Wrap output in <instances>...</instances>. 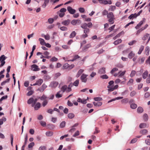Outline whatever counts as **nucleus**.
<instances>
[{"mask_svg":"<svg viewBox=\"0 0 150 150\" xmlns=\"http://www.w3.org/2000/svg\"><path fill=\"white\" fill-rule=\"evenodd\" d=\"M93 25L92 23L91 22H89L88 24L86 23H83L81 25V27L84 29L83 33L85 34L81 35V37L83 38H85L88 37V35L87 33H88L90 31L89 28H91Z\"/></svg>","mask_w":150,"mask_h":150,"instance_id":"obj_1","label":"nucleus"},{"mask_svg":"<svg viewBox=\"0 0 150 150\" xmlns=\"http://www.w3.org/2000/svg\"><path fill=\"white\" fill-rule=\"evenodd\" d=\"M107 18L108 19V21L110 24H112L114 23L115 18L112 12L109 13L107 15Z\"/></svg>","mask_w":150,"mask_h":150,"instance_id":"obj_2","label":"nucleus"},{"mask_svg":"<svg viewBox=\"0 0 150 150\" xmlns=\"http://www.w3.org/2000/svg\"><path fill=\"white\" fill-rule=\"evenodd\" d=\"M6 57L4 55H2L0 57V62H1V64L0 65V67H1L4 66L5 63V62L4 60L6 59Z\"/></svg>","mask_w":150,"mask_h":150,"instance_id":"obj_3","label":"nucleus"},{"mask_svg":"<svg viewBox=\"0 0 150 150\" xmlns=\"http://www.w3.org/2000/svg\"><path fill=\"white\" fill-rule=\"evenodd\" d=\"M88 76L87 75L84 74H83L81 76V80L82 82L86 83L87 81V77Z\"/></svg>","mask_w":150,"mask_h":150,"instance_id":"obj_4","label":"nucleus"},{"mask_svg":"<svg viewBox=\"0 0 150 150\" xmlns=\"http://www.w3.org/2000/svg\"><path fill=\"white\" fill-rule=\"evenodd\" d=\"M58 83L57 81H53L50 83L49 87L52 88H55L58 85Z\"/></svg>","mask_w":150,"mask_h":150,"instance_id":"obj_5","label":"nucleus"},{"mask_svg":"<svg viewBox=\"0 0 150 150\" xmlns=\"http://www.w3.org/2000/svg\"><path fill=\"white\" fill-rule=\"evenodd\" d=\"M149 38L148 40L147 43H148L150 40V36H149V34L146 33L142 37V39L143 40H146Z\"/></svg>","mask_w":150,"mask_h":150,"instance_id":"obj_6","label":"nucleus"},{"mask_svg":"<svg viewBox=\"0 0 150 150\" xmlns=\"http://www.w3.org/2000/svg\"><path fill=\"white\" fill-rule=\"evenodd\" d=\"M148 26V25L147 24H146L144 26L138 30L136 34V35H139L141 32L146 29Z\"/></svg>","mask_w":150,"mask_h":150,"instance_id":"obj_7","label":"nucleus"},{"mask_svg":"<svg viewBox=\"0 0 150 150\" xmlns=\"http://www.w3.org/2000/svg\"><path fill=\"white\" fill-rule=\"evenodd\" d=\"M67 10L70 14H74L76 12V10L74 9H73L70 6L67 7Z\"/></svg>","mask_w":150,"mask_h":150,"instance_id":"obj_8","label":"nucleus"},{"mask_svg":"<svg viewBox=\"0 0 150 150\" xmlns=\"http://www.w3.org/2000/svg\"><path fill=\"white\" fill-rule=\"evenodd\" d=\"M32 70L34 71H37L40 70V68L38 67V66L36 64H33L31 66Z\"/></svg>","mask_w":150,"mask_h":150,"instance_id":"obj_9","label":"nucleus"},{"mask_svg":"<svg viewBox=\"0 0 150 150\" xmlns=\"http://www.w3.org/2000/svg\"><path fill=\"white\" fill-rule=\"evenodd\" d=\"M47 86L45 83H43L41 87L38 89V90L41 92H43L44 90L47 88Z\"/></svg>","mask_w":150,"mask_h":150,"instance_id":"obj_10","label":"nucleus"},{"mask_svg":"<svg viewBox=\"0 0 150 150\" xmlns=\"http://www.w3.org/2000/svg\"><path fill=\"white\" fill-rule=\"evenodd\" d=\"M61 90L63 93L65 92L67 93H69L67 91V85H64L61 88Z\"/></svg>","mask_w":150,"mask_h":150,"instance_id":"obj_11","label":"nucleus"},{"mask_svg":"<svg viewBox=\"0 0 150 150\" xmlns=\"http://www.w3.org/2000/svg\"><path fill=\"white\" fill-rule=\"evenodd\" d=\"M77 101L78 102L81 103L83 104H86V99H82L80 98H78Z\"/></svg>","mask_w":150,"mask_h":150,"instance_id":"obj_12","label":"nucleus"},{"mask_svg":"<svg viewBox=\"0 0 150 150\" xmlns=\"http://www.w3.org/2000/svg\"><path fill=\"white\" fill-rule=\"evenodd\" d=\"M148 72L147 70L144 72L142 74V76L143 78L145 79L146 78L148 75Z\"/></svg>","mask_w":150,"mask_h":150,"instance_id":"obj_13","label":"nucleus"},{"mask_svg":"<svg viewBox=\"0 0 150 150\" xmlns=\"http://www.w3.org/2000/svg\"><path fill=\"white\" fill-rule=\"evenodd\" d=\"M150 51V48L149 47V46H146L145 49V54L147 55L148 56L149 54V52Z\"/></svg>","mask_w":150,"mask_h":150,"instance_id":"obj_14","label":"nucleus"},{"mask_svg":"<svg viewBox=\"0 0 150 150\" xmlns=\"http://www.w3.org/2000/svg\"><path fill=\"white\" fill-rule=\"evenodd\" d=\"M144 22L145 21L144 20L141 21L135 27V28L137 29H138L144 23Z\"/></svg>","mask_w":150,"mask_h":150,"instance_id":"obj_15","label":"nucleus"},{"mask_svg":"<svg viewBox=\"0 0 150 150\" xmlns=\"http://www.w3.org/2000/svg\"><path fill=\"white\" fill-rule=\"evenodd\" d=\"M135 55V53L133 51H132L129 53L128 55V57L130 59H131L133 57H134Z\"/></svg>","mask_w":150,"mask_h":150,"instance_id":"obj_16","label":"nucleus"},{"mask_svg":"<svg viewBox=\"0 0 150 150\" xmlns=\"http://www.w3.org/2000/svg\"><path fill=\"white\" fill-rule=\"evenodd\" d=\"M93 103L95 106H100L102 105V103L100 101L93 102Z\"/></svg>","mask_w":150,"mask_h":150,"instance_id":"obj_17","label":"nucleus"},{"mask_svg":"<svg viewBox=\"0 0 150 150\" xmlns=\"http://www.w3.org/2000/svg\"><path fill=\"white\" fill-rule=\"evenodd\" d=\"M41 106V104L39 102H38L35 105L34 107V109L35 110H38L40 107Z\"/></svg>","mask_w":150,"mask_h":150,"instance_id":"obj_18","label":"nucleus"},{"mask_svg":"<svg viewBox=\"0 0 150 150\" xmlns=\"http://www.w3.org/2000/svg\"><path fill=\"white\" fill-rule=\"evenodd\" d=\"M70 23V21L68 19L62 22V24L64 25H68Z\"/></svg>","mask_w":150,"mask_h":150,"instance_id":"obj_19","label":"nucleus"},{"mask_svg":"<svg viewBox=\"0 0 150 150\" xmlns=\"http://www.w3.org/2000/svg\"><path fill=\"white\" fill-rule=\"evenodd\" d=\"M126 71H120L118 72L119 75L118 76V77H122L126 73Z\"/></svg>","mask_w":150,"mask_h":150,"instance_id":"obj_20","label":"nucleus"},{"mask_svg":"<svg viewBox=\"0 0 150 150\" xmlns=\"http://www.w3.org/2000/svg\"><path fill=\"white\" fill-rule=\"evenodd\" d=\"M138 16L136 13L132 14L130 15L128 17V18L130 19H133L136 18Z\"/></svg>","mask_w":150,"mask_h":150,"instance_id":"obj_21","label":"nucleus"},{"mask_svg":"<svg viewBox=\"0 0 150 150\" xmlns=\"http://www.w3.org/2000/svg\"><path fill=\"white\" fill-rule=\"evenodd\" d=\"M43 82V80L41 79H39L36 81L37 85L40 86Z\"/></svg>","mask_w":150,"mask_h":150,"instance_id":"obj_22","label":"nucleus"},{"mask_svg":"<svg viewBox=\"0 0 150 150\" xmlns=\"http://www.w3.org/2000/svg\"><path fill=\"white\" fill-rule=\"evenodd\" d=\"M76 34V33L75 31H72L69 35V38H73L75 37Z\"/></svg>","mask_w":150,"mask_h":150,"instance_id":"obj_23","label":"nucleus"},{"mask_svg":"<svg viewBox=\"0 0 150 150\" xmlns=\"http://www.w3.org/2000/svg\"><path fill=\"white\" fill-rule=\"evenodd\" d=\"M38 98H40V100L43 101L46 100V99H48V98H47V96L44 94L41 97H39Z\"/></svg>","mask_w":150,"mask_h":150,"instance_id":"obj_24","label":"nucleus"},{"mask_svg":"<svg viewBox=\"0 0 150 150\" xmlns=\"http://www.w3.org/2000/svg\"><path fill=\"white\" fill-rule=\"evenodd\" d=\"M144 48V46L143 45H141L140 47L139 51L138 52V54H141L142 51L143 50Z\"/></svg>","mask_w":150,"mask_h":150,"instance_id":"obj_25","label":"nucleus"},{"mask_svg":"<svg viewBox=\"0 0 150 150\" xmlns=\"http://www.w3.org/2000/svg\"><path fill=\"white\" fill-rule=\"evenodd\" d=\"M78 21H80L79 20H73L71 21V23L72 25H75L76 24Z\"/></svg>","mask_w":150,"mask_h":150,"instance_id":"obj_26","label":"nucleus"},{"mask_svg":"<svg viewBox=\"0 0 150 150\" xmlns=\"http://www.w3.org/2000/svg\"><path fill=\"white\" fill-rule=\"evenodd\" d=\"M123 98V97H117L115 99H112L110 100H109L108 101V103H109L111 102L112 101H114L116 100H119V99H122Z\"/></svg>","mask_w":150,"mask_h":150,"instance_id":"obj_27","label":"nucleus"},{"mask_svg":"<svg viewBox=\"0 0 150 150\" xmlns=\"http://www.w3.org/2000/svg\"><path fill=\"white\" fill-rule=\"evenodd\" d=\"M79 79H77L73 83V85L76 87L78 86L79 84Z\"/></svg>","mask_w":150,"mask_h":150,"instance_id":"obj_28","label":"nucleus"},{"mask_svg":"<svg viewBox=\"0 0 150 150\" xmlns=\"http://www.w3.org/2000/svg\"><path fill=\"white\" fill-rule=\"evenodd\" d=\"M75 116L74 114L73 113H69L68 114V117L69 119H72Z\"/></svg>","mask_w":150,"mask_h":150,"instance_id":"obj_29","label":"nucleus"},{"mask_svg":"<svg viewBox=\"0 0 150 150\" xmlns=\"http://www.w3.org/2000/svg\"><path fill=\"white\" fill-rule=\"evenodd\" d=\"M53 134V132L51 131H48L46 133V135L48 137H50Z\"/></svg>","mask_w":150,"mask_h":150,"instance_id":"obj_30","label":"nucleus"},{"mask_svg":"<svg viewBox=\"0 0 150 150\" xmlns=\"http://www.w3.org/2000/svg\"><path fill=\"white\" fill-rule=\"evenodd\" d=\"M134 80L132 79H131L127 82V85L129 86L132 85L133 83Z\"/></svg>","mask_w":150,"mask_h":150,"instance_id":"obj_31","label":"nucleus"},{"mask_svg":"<svg viewBox=\"0 0 150 150\" xmlns=\"http://www.w3.org/2000/svg\"><path fill=\"white\" fill-rule=\"evenodd\" d=\"M83 71H84V70H83V69H80L79 71L77 73V74L76 75V76L77 77H79L82 74V73L83 72Z\"/></svg>","mask_w":150,"mask_h":150,"instance_id":"obj_32","label":"nucleus"},{"mask_svg":"<svg viewBox=\"0 0 150 150\" xmlns=\"http://www.w3.org/2000/svg\"><path fill=\"white\" fill-rule=\"evenodd\" d=\"M128 99L126 98L122 99L121 101L122 103H126L128 102Z\"/></svg>","mask_w":150,"mask_h":150,"instance_id":"obj_33","label":"nucleus"},{"mask_svg":"<svg viewBox=\"0 0 150 150\" xmlns=\"http://www.w3.org/2000/svg\"><path fill=\"white\" fill-rule=\"evenodd\" d=\"M122 41V40L121 39H119L114 41L113 43L115 45H116L118 44L119 43H120Z\"/></svg>","mask_w":150,"mask_h":150,"instance_id":"obj_34","label":"nucleus"},{"mask_svg":"<svg viewBox=\"0 0 150 150\" xmlns=\"http://www.w3.org/2000/svg\"><path fill=\"white\" fill-rule=\"evenodd\" d=\"M99 73L100 74H105V68H102L99 71Z\"/></svg>","mask_w":150,"mask_h":150,"instance_id":"obj_35","label":"nucleus"},{"mask_svg":"<svg viewBox=\"0 0 150 150\" xmlns=\"http://www.w3.org/2000/svg\"><path fill=\"white\" fill-rule=\"evenodd\" d=\"M146 124L145 123H142L140 124L139 127L140 128H144L146 127Z\"/></svg>","mask_w":150,"mask_h":150,"instance_id":"obj_36","label":"nucleus"},{"mask_svg":"<svg viewBox=\"0 0 150 150\" xmlns=\"http://www.w3.org/2000/svg\"><path fill=\"white\" fill-rule=\"evenodd\" d=\"M60 92L61 91H59L57 93V94L55 95L57 98H59L62 97V94H60Z\"/></svg>","mask_w":150,"mask_h":150,"instance_id":"obj_37","label":"nucleus"},{"mask_svg":"<svg viewBox=\"0 0 150 150\" xmlns=\"http://www.w3.org/2000/svg\"><path fill=\"white\" fill-rule=\"evenodd\" d=\"M39 40L40 42V43L42 45H44L45 43L44 40L42 38H40Z\"/></svg>","mask_w":150,"mask_h":150,"instance_id":"obj_38","label":"nucleus"},{"mask_svg":"<svg viewBox=\"0 0 150 150\" xmlns=\"http://www.w3.org/2000/svg\"><path fill=\"white\" fill-rule=\"evenodd\" d=\"M136 92L135 91H132L130 93V96L131 97H133L137 94Z\"/></svg>","mask_w":150,"mask_h":150,"instance_id":"obj_39","label":"nucleus"},{"mask_svg":"<svg viewBox=\"0 0 150 150\" xmlns=\"http://www.w3.org/2000/svg\"><path fill=\"white\" fill-rule=\"evenodd\" d=\"M143 111V109L141 107H139L137 110V112L138 113H141Z\"/></svg>","mask_w":150,"mask_h":150,"instance_id":"obj_40","label":"nucleus"},{"mask_svg":"<svg viewBox=\"0 0 150 150\" xmlns=\"http://www.w3.org/2000/svg\"><path fill=\"white\" fill-rule=\"evenodd\" d=\"M137 105L135 103H132L130 105V108L133 109H135L137 107Z\"/></svg>","mask_w":150,"mask_h":150,"instance_id":"obj_41","label":"nucleus"},{"mask_svg":"<svg viewBox=\"0 0 150 150\" xmlns=\"http://www.w3.org/2000/svg\"><path fill=\"white\" fill-rule=\"evenodd\" d=\"M118 69L117 68H113L110 71V73L112 74H113L114 72L116 71H117Z\"/></svg>","mask_w":150,"mask_h":150,"instance_id":"obj_42","label":"nucleus"},{"mask_svg":"<svg viewBox=\"0 0 150 150\" xmlns=\"http://www.w3.org/2000/svg\"><path fill=\"white\" fill-rule=\"evenodd\" d=\"M143 119L145 121H147L148 120V116L145 113L144 115Z\"/></svg>","mask_w":150,"mask_h":150,"instance_id":"obj_43","label":"nucleus"},{"mask_svg":"<svg viewBox=\"0 0 150 150\" xmlns=\"http://www.w3.org/2000/svg\"><path fill=\"white\" fill-rule=\"evenodd\" d=\"M145 59V58L143 57L140 59H139L138 62L140 64L143 63L144 62Z\"/></svg>","mask_w":150,"mask_h":150,"instance_id":"obj_44","label":"nucleus"},{"mask_svg":"<svg viewBox=\"0 0 150 150\" xmlns=\"http://www.w3.org/2000/svg\"><path fill=\"white\" fill-rule=\"evenodd\" d=\"M10 79L9 78L7 79L6 80L2 82L1 84V85L3 86L5 85L6 83L8 82L9 81Z\"/></svg>","mask_w":150,"mask_h":150,"instance_id":"obj_45","label":"nucleus"},{"mask_svg":"<svg viewBox=\"0 0 150 150\" xmlns=\"http://www.w3.org/2000/svg\"><path fill=\"white\" fill-rule=\"evenodd\" d=\"M58 60V59L57 58L53 57L50 59V60L52 62H54L57 61Z\"/></svg>","mask_w":150,"mask_h":150,"instance_id":"obj_46","label":"nucleus"},{"mask_svg":"<svg viewBox=\"0 0 150 150\" xmlns=\"http://www.w3.org/2000/svg\"><path fill=\"white\" fill-rule=\"evenodd\" d=\"M48 101L47 100H45L42 103V105L43 107H45L47 104Z\"/></svg>","mask_w":150,"mask_h":150,"instance_id":"obj_47","label":"nucleus"},{"mask_svg":"<svg viewBox=\"0 0 150 150\" xmlns=\"http://www.w3.org/2000/svg\"><path fill=\"white\" fill-rule=\"evenodd\" d=\"M33 102V98H31L28 100L27 103L28 104H30Z\"/></svg>","mask_w":150,"mask_h":150,"instance_id":"obj_48","label":"nucleus"},{"mask_svg":"<svg viewBox=\"0 0 150 150\" xmlns=\"http://www.w3.org/2000/svg\"><path fill=\"white\" fill-rule=\"evenodd\" d=\"M140 132L143 134L144 135L148 132V131L146 129H144L143 130H141Z\"/></svg>","mask_w":150,"mask_h":150,"instance_id":"obj_49","label":"nucleus"},{"mask_svg":"<svg viewBox=\"0 0 150 150\" xmlns=\"http://www.w3.org/2000/svg\"><path fill=\"white\" fill-rule=\"evenodd\" d=\"M135 74L136 71H132L130 74V76L131 77H132L135 75Z\"/></svg>","mask_w":150,"mask_h":150,"instance_id":"obj_50","label":"nucleus"},{"mask_svg":"<svg viewBox=\"0 0 150 150\" xmlns=\"http://www.w3.org/2000/svg\"><path fill=\"white\" fill-rule=\"evenodd\" d=\"M100 132V130H99V128L98 127H96L95 129V131L93 132L94 134H98V133Z\"/></svg>","mask_w":150,"mask_h":150,"instance_id":"obj_51","label":"nucleus"},{"mask_svg":"<svg viewBox=\"0 0 150 150\" xmlns=\"http://www.w3.org/2000/svg\"><path fill=\"white\" fill-rule=\"evenodd\" d=\"M114 83V82L113 81H110L109 83V85L107 86V88H110V86H111Z\"/></svg>","mask_w":150,"mask_h":150,"instance_id":"obj_52","label":"nucleus"},{"mask_svg":"<svg viewBox=\"0 0 150 150\" xmlns=\"http://www.w3.org/2000/svg\"><path fill=\"white\" fill-rule=\"evenodd\" d=\"M65 125V121L62 122L60 125V127L61 128H62L64 127Z\"/></svg>","mask_w":150,"mask_h":150,"instance_id":"obj_53","label":"nucleus"},{"mask_svg":"<svg viewBox=\"0 0 150 150\" xmlns=\"http://www.w3.org/2000/svg\"><path fill=\"white\" fill-rule=\"evenodd\" d=\"M35 145V143L33 142L30 143L28 145V147L29 148H32Z\"/></svg>","mask_w":150,"mask_h":150,"instance_id":"obj_54","label":"nucleus"},{"mask_svg":"<svg viewBox=\"0 0 150 150\" xmlns=\"http://www.w3.org/2000/svg\"><path fill=\"white\" fill-rule=\"evenodd\" d=\"M100 77L103 79H108V76L106 74H104L101 76Z\"/></svg>","mask_w":150,"mask_h":150,"instance_id":"obj_55","label":"nucleus"},{"mask_svg":"<svg viewBox=\"0 0 150 150\" xmlns=\"http://www.w3.org/2000/svg\"><path fill=\"white\" fill-rule=\"evenodd\" d=\"M94 99L95 101H100L102 100V98L99 97H95L94 98Z\"/></svg>","mask_w":150,"mask_h":150,"instance_id":"obj_56","label":"nucleus"},{"mask_svg":"<svg viewBox=\"0 0 150 150\" xmlns=\"http://www.w3.org/2000/svg\"><path fill=\"white\" fill-rule=\"evenodd\" d=\"M54 21V19L53 18H50L48 19V21L50 24H52L53 22Z\"/></svg>","mask_w":150,"mask_h":150,"instance_id":"obj_57","label":"nucleus"},{"mask_svg":"<svg viewBox=\"0 0 150 150\" xmlns=\"http://www.w3.org/2000/svg\"><path fill=\"white\" fill-rule=\"evenodd\" d=\"M150 96V94L148 92H147L145 93L144 94V97L145 98H148Z\"/></svg>","mask_w":150,"mask_h":150,"instance_id":"obj_58","label":"nucleus"},{"mask_svg":"<svg viewBox=\"0 0 150 150\" xmlns=\"http://www.w3.org/2000/svg\"><path fill=\"white\" fill-rule=\"evenodd\" d=\"M67 11V9L66 8H61L59 12H61V13H64L65 12Z\"/></svg>","mask_w":150,"mask_h":150,"instance_id":"obj_59","label":"nucleus"},{"mask_svg":"<svg viewBox=\"0 0 150 150\" xmlns=\"http://www.w3.org/2000/svg\"><path fill=\"white\" fill-rule=\"evenodd\" d=\"M69 67V65L67 63H66L65 64L63 65V68L64 69H67Z\"/></svg>","mask_w":150,"mask_h":150,"instance_id":"obj_60","label":"nucleus"},{"mask_svg":"<svg viewBox=\"0 0 150 150\" xmlns=\"http://www.w3.org/2000/svg\"><path fill=\"white\" fill-rule=\"evenodd\" d=\"M34 91H33L30 90L27 93V95L28 96H30L33 94V93Z\"/></svg>","mask_w":150,"mask_h":150,"instance_id":"obj_61","label":"nucleus"},{"mask_svg":"<svg viewBox=\"0 0 150 150\" xmlns=\"http://www.w3.org/2000/svg\"><path fill=\"white\" fill-rule=\"evenodd\" d=\"M108 13V11L106 10H105L102 12V15L103 16L107 15Z\"/></svg>","mask_w":150,"mask_h":150,"instance_id":"obj_62","label":"nucleus"},{"mask_svg":"<svg viewBox=\"0 0 150 150\" xmlns=\"http://www.w3.org/2000/svg\"><path fill=\"white\" fill-rule=\"evenodd\" d=\"M116 66L120 68H122L123 67V65L122 64L120 63L117 64Z\"/></svg>","mask_w":150,"mask_h":150,"instance_id":"obj_63","label":"nucleus"},{"mask_svg":"<svg viewBox=\"0 0 150 150\" xmlns=\"http://www.w3.org/2000/svg\"><path fill=\"white\" fill-rule=\"evenodd\" d=\"M46 147L43 146L40 147L39 149V150H46Z\"/></svg>","mask_w":150,"mask_h":150,"instance_id":"obj_64","label":"nucleus"}]
</instances>
